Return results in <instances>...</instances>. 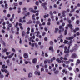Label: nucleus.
<instances>
[{
    "label": "nucleus",
    "instance_id": "obj_1",
    "mask_svg": "<svg viewBox=\"0 0 80 80\" xmlns=\"http://www.w3.org/2000/svg\"><path fill=\"white\" fill-rule=\"evenodd\" d=\"M29 10L30 11H31V12H32V13H37L36 14V16H38V11L33 10V9L32 8H29Z\"/></svg>",
    "mask_w": 80,
    "mask_h": 80
},
{
    "label": "nucleus",
    "instance_id": "obj_2",
    "mask_svg": "<svg viewBox=\"0 0 80 80\" xmlns=\"http://www.w3.org/2000/svg\"><path fill=\"white\" fill-rule=\"evenodd\" d=\"M59 28L60 29V30L59 31V33H60V34H61L62 32H63V31H64V28L62 27V26H60Z\"/></svg>",
    "mask_w": 80,
    "mask_h": 80
},
{
    "label": "nucleus",
    "instance_id": "obj_3",
    "mask_svg": "<svg viewBox=\"0 0 80 80\" xmlns=\"http://www.w3.org/2000/svg\"><path fill=\"white\" fill-rule=\"evenodd\" d=\"M1 71L2 72H5V73H7V74L6 75V77H8V75H9V72L6 69H1Z\"/></svg>",
    "mask_w": 80,
    "mask_h": 80
},
{
    "label": "nucleus",
    "instance_id": "obj_4",
    "mask_svg": "<svg viewBox=\"0 0 80 80\" xmlns=\"http://www.w3.org/2000/svg\"><path fill=\"white\" fill-rule=\"evenodd\" d=\"M69 11H70V10L68 9H67V12H66L65 11H63L62 12V16L63 17H65V13H66L67 12H69Z\"/></svg>",
    "mask_w": 80,
    "mask_h": 80
},
{
    "label": "nucleus",
    "instance_id": "obj_5",
    "mask_svg": "<svg viewBox=\"0 0 80 80\" xmlns=\"http://www.w3.org/2000/svg\"><path fill=\"white\" fill-rule=\"evenodd\" d=\"M32 38L33 39H35V36H33L32 38L31 37L29 39V41H30V42L31 41L32 42H35V41L33 40L32 39Z\"/></svg>",
    "mask_w": 80,
    "mask_h": 80
},
{
    "label": "nucleus",
    "instance_id": "obj_6",
    "mask_svg": "<svg viewBox=\"0 0 80 80\" xmlns=\"http://www.w3.org/2000/svg\"><path fill=\"white\" fill-rule=\"evenodd\" d=\"M67 47H65L64 48V53H69V49H67Z\"/></svg>",
    "mask_w": 80,
    "mask_h": 80
},
{
    "label": "nucleus",
    "instance_id": "obj_7",
    "mask_svg": "<svg viewBox=\"0 0 80 80\" xmlns=\"http://www.w3.org/2000/svg\"><path fill=\"white\" fill-rule=\"evenodd\" d=\"M34 46H35L36 48H38V44L37 43H32V47H34Z\"/></svg>",
    "mask_w": 80,
    "mask_h": 80
},
{
    "label": "nucleus",
    "instance_id": "obj_8",
    "mask_svg": "<svg viewBox=\"0 0 80 80\" xmlns=\"http://www.w3.org/2000/svg\"><path fill=\"white\" fill-rule=\"evenodd\" d=\"M78 48V46H77V44H76V46L74 48V49L70 50V52H73L74 50H77Z\"/></svg>",
    "mask_w": 80,
    "mask_h": 80
},
{
    "label": "nucleus",
    "instance_id": "obj_9",
    "mask_svg": "<svg viewBox=\"0 0 80 80\" xmlns=\"http://www.w3.org/2000/svg\"><path fill=\"white\" fill-rule=\"evenodd\" d=\"M71 57L73 58H77V57H78V56L76 53H73L72 54Z\"/></svg>",
    "mask_w": 80,
    "mask_h": 80
},
{
    "label": "nucleus",
    "instance_id": "obj_10",
    "mask_svg": "<svg viewBox=\"0 0 80 80\" xmlns=\"http://www.w3.org/2000/svg\"><path fill=\"white\" fill-rule=\"evenodd\" d=\"M18 22H16V25L15 26V28H17V31H19V28H18Z\"/></svg>",
    "mask_w": 80,
    "mask_h": 80
},
{
    "label": "nucleus",
    "instance_id": "obj_11",
    "mask_svg": "<svg viewBox=\"0 0 80 80\" xmlns=\"http://www.w3.org/2000/svg\"><path fill=\"white\" fill-rule=\"evenodd\" d=\"M47 61L48 63H52V62H53V59H51L50 60H47Z\"/></svg>",
    "mask_w": 80,
    "mask_h": 80
},
{
    "label": "nucleus",
    "instance_id": "obj_12",
    "mask_svg": "<svg viewBox=\"0 0 80 80\" xmlns=\"http://www.w3.org/2000/svg\"><path fill=\"white\" fill-rule=\"evenodd\" d=\"M35 75H40V72L38 71H36L34 72Z\"/></svg>",
    "mask_w": 80,
    "mask_h": 80
},
{
    "label": "nucleus",
    "instance_id": "obj_13",
    "mask_svg": "<svg viewBox=\"0 0 80 80\" xmlns=\"http://www.w3.org/2000/svg\"><path fill=\"white\" fill-rule=\"evenodd\" d=\"M23 56L25 58H28V54L27 53H25L24 54Z\"/></svg>",
    "mask_w": 80,
    "mask_h": 80
},
{
    "label": "nucleus",
    "instance_id": "obj_14",
    "mask_svg": "<svg viewBox=\"0 0 80 80\" xmlns=\"http://www.w3.org/2000/svg\"><path fill=\"white\" fill-rule=\"evenodd\" d=\"M80 30V28H75V30H73L74 33H76V31H78Z\"/></svg>",
    "mask_w": 80,
    "mask_h": 80
},
{
    "label": "nucleus",
    "instance_id": "obj_15",
    "mask_svg": "<svg viewBox=\"0 0 80 80\" xmlns=\"http://www.w3.org/2000/svg\"><path fill=\"white\" fill-rule=\"evenodd\" d=\"M72 41H70V42L68 43V45H69L68 48H70V46L72 45Z\"/></svg>",
    "mask_w": 80,
    "mask_h": 80
},
{
    "label": "nucleus",
    "instance_id": "obj_16",
    "mask_svg": "<svg viewBox=\"0 0 80 80\" xmlns=\"http://www.w3.org/2000/svg\"><path fill=\"white\" fill-rule=\"evenodd\" d=\"M49 50H51L52 52H53V46H50L49 47Z\"/></svg>",
    "mask_w": 80,
    "mask_h": 80
},
{
    "label": "nucleus",
    "instance_id": "obj_17",
    "mask_svg": "<svg viewBox=\"0 0 80 80\" xmlns=\"http://www.w3.org/2000/svg\"><path fill=\"white\" fill-rule=\"evenodd\" d=\"M59 30V29H58V28H55L54 30V33H57L58 32V31Z\"/></svg>",
    "mask_w": 80,
    "mask_h": 80
},
{
    "label": "nucleus",
    "instance_id": "obj_18",
    "mask_svg": "<svg viewBox=\"0 0 80 80\" xmlns=\"http://www.w3.org/2000/svg\"><path fill=\"white\" fill-rule=\"evenodd\" d=\"M47 3L46 2H45L44 3H43L42 4V6H43L44 8H46V7H45V5H47Z\"/></svg>",
    "mask_w": 80,
    "mask_h": 80
},
{
    "label": "nucleus",
    "instance_id": "obj_19",
    "mask_svg": "<svg viewBox=\"0 0 80 80\" xmlns=\"http://www.w3.org/2000/svg\"><path fill=\"white\" fill-rule=\"evenodd\" d=\"M4 77V76L2 74V72H1V71H0V78H3Z\"/></svg>",
    "mask_w": 80,
    "mask_h": 80
},
{
    "label": "nucleus",
    "instance_id": "obj_20",
    "mask_svg": "<svg viewBox=\"0 0 80 80\" xmlns=\"http://www.w3.org/2000/svg\"><path fill=\"white\" fill-rule=\"evenodd\" d=\"M32 77V73L31 72H29L28 74V77L30 78Z\"/></svg>",
    "mask_w": 80,
    "mask_h": 80
},
{
    "label": "nucleus",
    "instance_id": "obj_21",
    "mask_svg": "<svg viewBox=\"0 0 80 80\" xmlns=\"http://www.w3.org/2000/svg\"><path fill=\"white\" fill-rule=\"evenodd\" d=\"M37 59L36 58H34L33 59H32V62L33 63H35L36 62H37Z\"/></svg>",
    "mask_w": 80,
    "mask_h": 80
},
{
    "label": "nucleus",
    "instance_id": "obj_22",
    "mask_svg": "<svg viewBox=\"0 0 80 80\" xmlns=\"http://www.w3.org/2000/svg\"><path fill=\"white\" fill-rule=\"evenodd\" d=\"M73 38V37H69L68 38H66V39H67V40H72Z\"/></svg>",
    "mask_w": 80,
    "mask_h": 80
},
{
    "label": "nucleus",
    "instance_id": "obj_23",
    "mask_svg": "<svg viewBox=\"0 0 80 80\" xmlns=\"http://www.w3.org/2000/svg\"><path fill=\"white\" fill-rule=\"evenodd\" d=\"M27 12L26 11H24L22 12V14H23V15H24L26 17H27V15L26 14H27Z\"/></svg>",
    "mask_w": 80,
    "mask_h": 80
},
{
    "label": "nucleus",
    "instance_id": "obj_24",
    "mask_svg": "<svg viewBox=\"0 0 80 80\" xmlns=\"http://www.w3.org/2000/svg\"><path fill=\"white\" fill-rule=\"evenodd\" d=\"M77 8V6H75L74 9L72 10L71 11V13H72L73 12H74L75 10Z\"/></svg>",
    "mask_w": 80,
    "mask_h": 80
},
{
    "label": "nucleus",
    "instance_id": "obj_25",
    "mask_svg": "<svg viewBox=\"0 0 80 80\" xmlns=\"http://www.w3.org/2000/svg\"><path fill=\"white\" fill-rule=\"evenodd\" d=\"M68 26L69 27H70V28H71V29H72V27H73L72 25V24H68Z\"/></svg>",
    "mask_w": 80,
    "mask_h": 80
},
{
    "label": "nucleus",
    "instance_id": "obj_26",
    "mask_svg": "<svg viewBox=\"0 0 80 80\" xmlns=\"http://www.w3.org/2000/svg\"><path fill=\"white\" fill-rule=\"evenodd\" d=\"M56 61L58 62V63H60L61 62V61L58 58L56 59Z\"/></svg>",
    "mask_w": 80,
    "mask_h": 80
},
{
    "label": "nucleus",
    "instance_id": "obj_27",
    "mask_svg": "<svg viewBox=\"0 0 80 80\" xmlns=\"http://www.w3.org/2000/svg\"><path fill=\"white\" fill-rule=\"evenodd\" d=\"M58 72H59V71H54V73L56 75H57L58 73Z\"/></svg>",
    "mask_w": 80,
    "mask_h": 80
},
{
    "label": "nucleus",
    "instance_id": "obj_28",
    "mask_svg": "<svg viewBox=\"0 0 80 80\" xmlns=\"http://www.w3.org/2000/svg\"><path fill=\"white\" fill-rule=\"evenodd\" d=\"M7 67H8V66H6V67L5 66V65H2V68H7Z\"/></svg>",
    "mask_w": 80,
    "mask_h": 80
},
{
    "label": "nucleus",
    "instance_id": "obj_29",
    "mask_svg": "<svg viewBox=\"0 0 80 80\" xmlns=\"http://www.w3.org/2000/svg\"><path fill=\"white\" fill-rule=\"evenodd\" d=\"M8 6V5L7 4H5V9H7V8H8V7H7Z\"/></svg>",
    "mask_w": 80,
    "mask_h": 80
},
{
    "label": "nucleus",
    "instance_id": "obj_30",
    "mask_svg": "<svg viewBox=\"0 0 80 80\" xmlns=\"http://www.w3.org/2000/svg\"><path fill=\"white\" fill-rule=\"evenodd\" d=\"M64 63H66V64H68L70 63V61H64Z\"/></svg>",
    "mask_w": 80,
    "mask_h": 80
},
{
    "label": "nucleus",
    "instance_id": "obj_31",
    "mask_svg": "<svg viewBox=\"0 0 80 80\" xmlns=\"http://www.w3.org/2000/svg\"><path fill=\"white\" fill-rule=\"evenodd\" d=\"M25 32L24 31H22V37H24V36H25Z\"/></svg>",
    "mask_w": 80,
    "mask_h": 80
},
{
    "label": "nucleus",
    "instance_id": "obj_32",
    "mask_svg": "<svg viewBox=\"0 0 80 80\" xmlns=\"http://www.w3.org/2000/svg\"><path fill=\"white\" fill-rule=\"evenodd\" d=\"M49 17V14H47V15H44V18H46V17Z\"/></svg>",
    "mask_w": 80,
    "mask_h": 80
},
{
    "label": "nucleus",
    "instance_id": "obj_33",
    "mask_svg": "<svg viewBox=\"0 0 80 80\" xmlns=\"http://www.w3.org/2000/svg\"><path fill=\"white\" fill-rule=\"evenodd\" d=\"M32 19L33 20H35V18H34V17H35V15L33 14L32 15Z\"/></svg>",
    "mask_w": 80,
    "mask_h": 80
},
{
    "label": "nucleus",
    "instance_id": "obj_34",
    "mask_svg": "<svg viewBox=\"0 0 80 80\" xmlns=\"http://www.w3.org/2000/svg\"><path fill=\"white\" fill-rule=\"evenodd\" d=\"M22 18H20V19L19 20V22L20 23L21 22L22 23H23V21H22Z\"/></svg>",
    "mask_w": 80,
    "mask_h": 80
},
{
    "label": "nucleus",
    "instance_id": "obj_35",
    "mask_svg": "<svg viewBox=\"0 0 80 80\" xmlns=\"http://www.w3.org/2000/svg\"><path fill=\"white\" fill-rule=\"evenodd\" d=\"M46 35V32H43L42 33V36H44V35Z\"/></svg>",
    "mask_w": 80,
    "mask_h": 80
},
{
    "label": "nucleus",
    "instance_id": "obj_36",
    "mask_svg": "<svg viewBox=\"0 0 80 80\" xmlns=\"http://www.w3.org/2000/svg\"><path fill=\"white\" fill-rule=\"evenodd\" d=\"M1 43H2V44H3L4 45H5V42L3 41H1Z\"/></svg>",
    "mask_w": 80,
    "mask_h": 80
},
{
    "label": "nucleus",
    "instance_id": "obj_37",
    "mask_svg": "<svg viewBox=\"0 0 80 80\" xmlns=\"http://www.w3.org/2000/svg\"><path fill=\"white\" fill-rule=\"evenodd\" d=\"M7 49H4V50H3V51L2 52L3 53V52H7Z\"/></svg>",
    "mask_w": 80,
    "mask_h": 80
},
{
    "label": "nucleus",
    "instance_id": "obj_38",
    "mask_svg": "<svg viewBox=\"0 0 80 80\" xmlns=\"http://www.w3.org/2000/svg\"><path fill=\"white\" fill-rule=\"evenodd\" d=\"M44 30L46 32H47V31H48V29L46 27L44 28Z\"/></svg>",
    "mask_w": 80,
    "mask_h": 80
},
{
    "label": "nucleus",
    "instance_id": "obj_39",
    "mask_svg": "<svg viewBox=\"0 0 80 80\" xmlns=\"http://www.w3.org/2000/svg\"><path fill=\"white\" fill-rule=\"evenodd\" d=\"M31 33H33V32H34V29H33V28H32L31 29Z\"/></svg>",
    "mask_w": 80,
    "mask_h": 80
},
{
    "label": "nucleus",
    "instance_id": "obj_40",
    "mask_svg": "<svg viewBox=\"0 0 80 80\" xmlns=\"http://www.w3.org/2000/svg\"><path fill=\"white\" fill-rule=\"evenodd\" d=\"M67 34V30H65L64 32V35H66Z\"/></svg>",
    "mask_w": 80,
    "mask_h": 80
},
{
    "label": "nucleus",
    "instance_id": "obj_41",
    "mask_svg": "<svg viewBox=\"0 0 80 80\" xmlns=\"http://www.w3.org/2000/svg\"><path fill=\"white\" fill-rule=\"evenodd\" d=\"M8 58H12V56L11 55H10L9 56H8Z\"/></svg>",
    "mask_w": 80,
    "mask_h": 80
},
{
    "label": "nucleus",
    "instance_id": "obj_42",
    "mask_svg": "<svg viewBox=\"0 0 80 80\" xmlns=\"http://www.w3.org/2000/svg\"><path fill=\"white\" fill-rule=\"evenodd\" d=\"M24 61H25V64H28V62L27 61H26L25 60H24Z\"/></svg>",
    "mask_w": 80,
    "mask_h": 80
},
{
    "label": "nucleus",
    "instance_id": "obj_43",
    "mask_svg": "<svg viewBox=\"0 0 80 80\" xmlns=\"http://www.w3.org/2000/svg\"><path fill=\"white\" fill-rule=\"evenodd\" d=\"M14 6H18V3H14Z\"/></svg>",
    "mask_w": 80,
    "mask_h": 80
},
{
    "label": "nucleus",
    "instance_id": "obj_44",
    "mask_svg": "<svg viewBox=\"0 0 80 80\" xmlns=\"http://www.w3.org/2000/svg\"><path fill=\"white\" fill-rule=\"evenodd\" d=\"M12 18H14V17H15V15L14 14H13L12 15Z\"/></svg>",
    "mask_w": 80,
    "mask_h": 80
},
{
    "label": "nucleus",
    "instance_id": "obj_45",
    "mask_svg": "<svg viewBox=\"0 0 80 80\" xmlns=\"http://www.w3.org/2000/svg\"><path fill=\"white\" fill-rule=\"evenodd\" d=\"M19 5H22V2H19Z\"/></svg>",
    "mask_w": 80,
    "mask_h": 80
},
{
    "label": "nucleus",
    "instance_id": "obj_46",
    "mask_svg": "<svg viewBox=\"0 0 80 80\" xmlns=\"http://www.w3.org/2000/svg\"><path fill=\"white\" fill-rule=\"evenodd\" d=\"M44 40L45 41H47L48 40V39L47 38H44Z\"/></svg>",
    "mask_w": 80,
    "mask_h": 80
},
{
    "label": "nucleus",
    "instance_id": "obj_47",
    "mask_svg": "<svg viewBox=\"0 0 80 80\" xmlns=\"http://www.w3.org/2000/svg\"><path fill=\"white\" fill-rule=\"evenodd\" d=\"M12 24H9L8 27H12Z\"/></svg>",
    "mask_w": 80,
    "mask_h": 80
},
{
    "label": "nucleus",
    "instance_id": "obj_48",
    "mask_svg": "<svg viewBox=\"0 0 80 80\" xmlns=\"http://www.w3.org/2000/svg\"><path fill=\"white\" fill-rule=\"evenodd\" d=\"M77 63H80V60L78 59L77 60Z\"/></svg>",
    "mask_w": 80,
    "mask_h": 80
},
{
    "label": "nucleus",
    "instance_id": "obj_49",
    "mask_svg": "<svg viewBox=\"0 0 80 80\" xmlns=\"http://www.w3.org/2000/svg\"><path fill=\"white\" fill-rule=\"evenodd\" d=\"M68 42V41H67V40H65L64 41V43H65V44H67V43Z\"/></svg>",
    "mask_w": 80,
    "mask_h": 80
},
{
    "label": "nucleus",
    "instance_id": "obj_50",
    "mask_svg": "<svg viewBox=\"0 0 80 80\" xmlns=\"http://www.w3.org/2000/svg\"><path fill=\"white\" fill-rule=\"evenodd\" d=\"M22 39H21V38H20V41H19V43H20V44H22Z\"/></svg>",
    "mask_w": 80,
    "mask_h": 80
},
{
    "label": "nucleus",
    "instance_id": "obj_51",
    "mask_svg": "<svg viewBox=\"0 0 80 80\" xmlns=\"http://www.w3.org/2000/svg\"><path fill=\"white\" fill-rule=\"evenodd\" d=\"M12 51L13 52H15V50L14 48L12 49Z\"/></svg>",
    "mask_w": 80,
    "mask_h": 80
},
{
    "label": "nucleus",
    "instance_id": "obj_52",
    "mask_svg": "<svg viewBox=\"0 0 80 80\" xmlns=\"http://www.w3.org/2000/svg\"><path fill=\"white\" fill-rule=\"evenodd\" d=\"M11 17V15H10V14H8L7 15V17L8 18H9V17Z\"/></svg>",
    "mask_w": 80,
    "mask_h": 80
},
{
    "label": "nucleus",
    "instance_id": "obj_53",
    "mask_svg": "<svg viewBox=\"0 0 80 80\" xmlns=\"http://www.w3.org/2000/svg\"><path fill=\"white\" fill-rule=\"evenodd\" d=\"M37 24H40V21H36Z\"/></svg>",
    "mask_w": 80,
    "mask_h": 80
},
{
    "label": "nucleus",
    "instance_id": "obj_54",
    "mask_svg": "<svg viewBox=\"0 0 80 80\" xmlns=\"http://www.w3.org/2000/svg\"><path fill=\"white\" fill-rule=\"evenodd\" d=\"M45 57H48V54H47V53L46 52L45 53Z\"/></svg>",
    "mask_w": 80,
    "mask_h": 80
},
{
    "label": "nucleus",
    "instance_id": "obj_55",
    "mask_svg": "<svg viewBox=\"0 0 80 80\" xmlns=\"http://www.w3.org/2000/svg\"><path fill=\"white\" fill-rule=\"evenodd\" d=\"M71 19L72 20H75V18L74 17H72L71 18Z\"/></svg>",
    "mask_w": 80,
    "mask_h": 80
},
{
    "label": "nucleus",
    "instance_id": "obj_56",
    "mask_svg": "<svg viewBox=\"0 0 80 80\" xmlns=\"http://www.w3.org/2000/svg\"><path fill=\"white\" fill-rule=\"evenodd\" d=\"M68 69L69 70H72V68L71 67H69L68 68Z\"/></svg>",
    "mask_w": 80,
    "mask_h": 80
},
{
    "label": "nucleus",
    "instance_id": "obj_57",
    "mask_svg": "<svg viewBox=\"0 0 80 80\" xmlns=\"http://www.w3.org/2000/svg\"><path fill=\"white\" fill-rule=\"evenodd\" d=\"M64 47V45H62L59 47V48H63Z\"/></svg>",
    "mask_w": 80,
    "mask_h": 80
},
{
    "label": "nucleus",
    "instance_id": "obj_58",
    "mask_svg": "<svg viewBox=\"0 0 80 80\" xmlns=\"http://www.w3.org/2000/svg\"><path fill=\"white\" fill-rule=\"evenodd\" d=\"M44 67H45V68H47V67H48V66L47 65H44Z\"/></svg>",
    "mask_w": 80,
    "mask_h": 80
},
{
    "label": "nucleus",
    "instance_id": "obj_59",
    "mask_svg": "<svg viewBox=\"0 0 80 80\" xmlns=\"http://www.w3.org/2000/svg\"><path fill=\"white\" fill-rule=\"evenodd\" d=\"M63 59L64 60H67V58L64 57L63 58Z\"/></svg>",
    "mask_w": 80,
    "mask_h": 80
},
{
    "label": "nucleus",
    "instance_id": "obj_60",
    "mask_svg": "<svg viewBox=\"0 0 80 80\" xmlns=\"http://www.w3.org/2000/svg\"><path fill=\"white\" fill-rule=\"evenodd\" d=\"M58 20V17L57 16L56 17V21H57Z\"/></svg>",
    "mask_w": 80,
    "mask_h": 80
},
{
    "label": "nucleus",
    "instance_id": "obj_61",
    "mask_svg": "<svg viewBox=\"0 0 80 80\" xmlns=\"http://www.w3.org/2000/svg\"><path fill=\"white\" fill-rule=\"evenodd\" d=\"M41 44H42V43L41 42H38V45H41Z\"/></svg>",
    "mask_w": 80,
    "mask_h": 80
},
{
    "label": "nucleus",
    "instance_id": "obj_62",
    "mask_svg": "<svg viewBox=\"0 0 80 80\" xmlns=\"http://www.w3.org/2000/svg\"><path fill=\"white\" fill-rule=\"evenodd\" d=\"M2 25H3V26H5V22H3L2 23Z\"/></svg>",
    "mask_w": 80,
    "mask_h": 80
},
{
    "label": "nucleus",
    "instance_id": "obj_63",
    "mask_svg": "<svg viewBox=\"0 0 80 80\" xmlns=\"http://www.w3.org/2000/svg\"><path fill=\"white\" fill-rule=\"evenodd\" d=\"M20 28L21 30H23V27H22V26H20Z\"/></svg>",
    "mask_w": 80,
    "mask_h": 80
},
{
    "label": "nucleus",
    "instance_id": "obj_64",
    "mask_svg": "<svg viewBox=\"0 0 80 80\" xmlns=\"http://www.w3.org/2000/svg\"><path fill=\"white\" fill-rule=\"evenodd\" d=\"M79 21L78 20L76 21V23L77 24H79Z\"/></svg>",
    "mask_w": 80,
    "mask_h": 80
}]
</instances>
